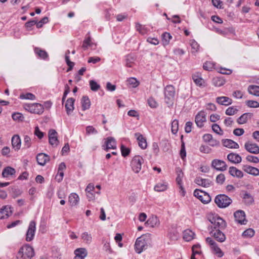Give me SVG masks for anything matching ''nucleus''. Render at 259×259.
Listing matches in <instances>:
<instances>
[{
    "mask_svg": "<svg viewBox=\"0 0 259 259\" xmlns=\"http://www.w3.org/2000/svg\"><path fill=\"white\" fill-rule=\"evenodd\" d=\"M212 83L215 87H221L225 83V80L221 77H215L212 80Z\"/></svg>",
    "mask_w": 259,
    "mask_h": 259,
    "instance_id": "39",
    "label": "nucleus"
},
{
    "mask_svg": "<svg viewBox=\"0 0 259 259\" xmlns=\"http://www.w3.org/2000/svg\"><path fill=\"white\" fill-rule=\"evenodd\" d=\"M254 234V231L252 229H248L242 233V236L246 237H251Z\"/></svg>",
    "mask_w": 259,
    "mask_h": 259,
    "instance_id": "53",
    "label": "nucleus"
},
{
    "mask_svg": "<svg viewBox=\"0 0 259 259\" xmlns=\"http://www.w3.org/2000/svg\"><path fill=\"white\" fill-rule=\"evenodd\" d=\"M206 114L203 111L199 112L196 116H195V123L199 127H202L204 125V123L206 122Z\"/></svg>",
    "mask_w": 259,
    "mask_h": 259,
    "instance_id": "13",
    "label": "nucleus"
},
{
    "mask_svg": "<svg viewBox=\"0 0 259 259\" xmlns=\"http://www.w3.org/2000/svg\"><path fill=\"white\" fill-rule=\"evenodd\" d=\"M199 150L201 152L203 153H210L211 152V149L207 145H202L200 148Z\"/></svg>",
    "mask_w": 259,
    "mask_h": 259,
    "instance_id": "55",
    "label": "nucleus"
},
{
    "mask_svg": "<svg viewBox=\"0 0 259 259\" xmlns=\"http://www.w3.org/2000/svg\"><path fill=\"white\" fill-rule=\"evenodd\" d=\"M116 148V144L115 140L114 138L109 137L106 139V151L109 149H115Z\"/></svg>",
    "mask_w": 259,
    "mask_h": 259,
    "instance_id": "23",
    "label": "nucleus"
},
{
    "mask_svg": "<svg viewBox=\"0 0 259 259\" xmlns=\"http://www.w3.org/2000/svg\"><path fill=\"white\" fill-rule=\"evenodd\" d=\"M12 118L14 120H21L22 121L24 119L23 115L20 113H14L12 114Z\"/></svg>",
    "mask_w": 259,
    "mask_h": 259,
    "instance_id": "59",
    "label": "nucleus"
},
{
    "mask_svg": "<svg viewBox=\"0 0 259 259\" xmlns=\"http://www.w3.org/2000/svg\"><path fill=\"white\" fill-rule=\"evenodd\" d=\"M151 227H155L159 226L160 222L156 216L150 217L145 223Z\"/></svg>",
    "mask_w": 259,
    "mask_h": 259,
    "instance_id": "29",
    "label": "nucleus"
},
{
    "mask_svg": "<svg viewBox=\"0 0 259 259\" xmlns=\"http://www.w3.org/2000/svg\"><path fill=\"white\" fill-rule=\"evenodd\" d=\"M214 202L219 207L225 208L231 203L232 200L226 195L220 194L215 197Z\"/></svg>",
    "mask_w": 259,
    "mask_h": 259,
    "instance_id": "4",
    "label": "nucleus"
},
{
    "mask_svg": "<svg viewBox=\"0 0 259 259\" xmlns=\"http://www.w3.org/2000/svg\"><path fill=\"white\" fill-rule=\"evenodd\" d=\"M90 85L91 87V89L93 91H97L100 88V85L98 84L95 81L93 80H91L90 81Z\"/></svg>",
    "mask_w": 259,
    "mask_h": 259,
    "instance_id": "54",
    "label": "nucleus"
},
{
    "mask_svg": "<svg viewBox=\"0 0 259 259\" xmlns=\"http://www.w3.org/2000/svg\"><path fill=\"white\" fill-rule=\"evenodd\" d=\"M136 28L142 34H144L147 32V29L145 26L138 23L136 24Z\"/></svg>",
    "mask_w": 259,
    "mask_h": 259,
    "instance_id": "50",
    "label": "nucleus"
},
{
    "mask_svg": "<svg viewBox=\"0 0 259 259\" xmlns=\"http://www.w3.org/2000/svg\"><path fill=\"white\" fill-rule=\"evenodd\" d=\"M200 75V74L199 72H197L195 74V84L201 88H205L207 85V82Z\"/></svg>",
    "mask_w": 259,
    "mask_h": 259,
    "instance_id": "27",
    "label": "nucleus"
},
{
    "mask_svg": "<svg viewBox=\"0 0 259 259\" xmlns=\"http://www.w3.org/2000/svg\"><path fill=\"white\" fill-rule=\"evenodd\" d=\"M246 159L249 162H253L254 163H257L259 162L258 158L257 157L254 156L252 155H248L246 157Z\"/></svg>",
    "mask_w": 259,
    "mask_h": 259,
    "instance_id": "57",
    "label": "nucleus"
},
{
    "mask_svg": "<svg viewBox=\"0 0 259 259\" xmlns=\"http://www.w3.org/2000/svg\"><path fill=\"white\" fill-rule=\"evenodd\" d=\"M129 84L132 85L133 88H136L139 84L138 81L135 78H130L127 80Z\"/></svg>",
    "mask_w": 259,
    "mask_h": 259,
    "instance_id": "58",
    "label": "nucleus"
},
{
    "mask_svg": "<svg viewBox=\"0 0 259 259\" xmlns=\"http://www.w3.org/2000/svg\"><path fill=\"white\" fill-rule=\"evenodd\" d=\"M234 218L235 221L241 224H244V222H246L245 213L242 210H237L234 214Z\"/></svg>",
    "mask_w": 259,
    "mask_h": 259,
    "instance_id": "21",
    "label": "nucleus"
},
{
    "mask_svg": "<svg viewBox=\"0 0 259 259\" xmlns=\"http://www.w3.org/2000/svg\"><path fill=\"white\" fill-rule=\"evenodd\" d=\"M194 233L191 230H186L183 233V238L186 241H190L194 238Z\"/></svg>",
    "mask_w": 259,
    "mask_h": 259,
    "instance_id": "35",
    "label": "nucleus"
},
{
    "mask_svg": "<svg viewBox=\"0 0 259 259\" xmlns=\"http://www.w3.org/2000/svg\"><path fill=\"white\" fill-rule=\"evenodd\" d=\"M238 111V110L236 108L232 106L226 109L225 113L227 115H234L237 113Z\"/></svg>",
    "mask_w": 259,
    "mask_h": 259,
    "instance_id": "44",
    "label": "nucleus"
},
{
    "mask_svg": "<svg viewBox=\"0 0 259 259\" xmlns=\"http://www.w3.org/2000/svg\"><path fill=\"white\" fill-rule=\"evenodd\" d=\"M81 102L83 110H87L90 108L91 102L88 97L83 96Z\"/></svg>",
    "mask_w": 259,
    "mask_h": 259,
    "instance_id": "32",
    "label": "nucleus"
},
{
    "mask_svg": "<svg viewBox=\"0 0 259 259\" xmlns=\"http://www.w3.org/2000/svg\"><path fill=\"white\" fill-rule=\"evenodd\" d=\"M49 143L52 146L56 147L59 144V140L57 137V132L53 129H51L49 132Z\"/></svg>",
    "mask_w": 259,
    "mask_h": 259,
    "instance_id": "14",
    "label": "nucleus"
},
{
    "mask_svg": "<svg viewBox=\"0 0 259 259\" xmlns=\"http://www.w3.org/2000/svg\"><path fill=\"white\" fill-rule=\"evenodd\" d=\"M216 102L222 105L225 106H229L232 103V100L226 96H221L217 97L215 99Z\"/></svg>",
    "mask_w": 259,
    "mask_h": 259,
    "instance_id": "20",
    "label": "nucleus"
},
{
    "mask_svg": "<svg viewBox=\"0 0 259 259\" xmlns=\"http://www.w3.org/2000/svg\"><path fill=\"white\" fill-rule=\"evenodd\" d=\"M74 101H75V100L72 98H69L66 101L65 107L67 114L68 115H70L73 112V111L74 109Z\"/></svg>",
    "mask_w": 259,
    "mask_h": 259,
    "instance_id": "22",
    "label": "nucleus"
},
{
    "mask_svg": "<svg viewBox=\"0 0 259 259\" xmlns=\"http://www.w3.org/2000/svg\"><path fill=\"white\" fill-rule=\"evenodd\" d=\"M121 152L122 155L123 157H126L130 154V149L126 148L123 145H122L121 146Z\"/></svg>",
    "mask_w": 259,
    "mask_h": 259,
    "instance_id": "61",
    "label": "nucleus"
},
{
    "mask_svg": "<svg viewBox=\"0 0 259 259\" xmlns=\"http://www.w3.org/2000/svg\"><path fill=\"white\" fill-rule=\"evenodd\" d=\"M221 229H213L209 231L211 236H213L218 241L223 242L226 240L225 234L220 231Z\"/></svg>",
    "mask_w": 259,
    "mask_h": 259,
    "instance_id": "12",
    "label": "nucleus"
},
{
    "mask_svg": "<svg viewBox=\"0 0 259 259\" xmlns=\"http://www.w3.org/2000/svg\"><path fill=\"white\" fill-rule=\"evenodd\" d=\"M246 105L250 108H258L259 103L256 101L247 100L245 102Z\"/></svg>",
    "mask_w": 259,
    "mask_h": 259,
    "instance_id": "46",
    "label": "nucleus"
},
{
    "mask_svg": "<svg viewBox=\"0 0 259 259\" xmlns=\"http://www.w3.org/2000/svg\"><path fill=\"white\" fill-rule=\"evenodd\" d=\"M229 172L234 177L241 178L243 177L242 171L234 166H231L229 168Z\"/></svg>",
    "mask_w": 259,
    "mask_h": 259,
    "instance_id": "28",
    "label": "nucleus"
},
{
    "mask_svg": "<svg viewBox=\"0 0 259 259\" xmlns=\"http://www.w3.org/2000/svg\"><path fill=\"white\" fill-rule=\"evenodd\" d=\"M74 253L75 254V257H81L84 258L87 255V251L85 248H80L76 249Z\"/></svg>",
    "mask_w": 259,
    "mask_h": 259,
    "instance_id": "36",
    "label": "nucleus"
},
{
    "mask_svg": "<svg viewBox=\"0 0 259 259\" xmlns=\"http://www.w3.org/2000/svg\"><path fill=\"white\" fill-rule=\"evenodd\" d=\"M86 134L87 135L96 134L98 131L93 126L89 125L86 127Z\"/></svg>",
    "mask_w": 259,
    "mask_h": 259,
    "instance_id": "56",
    "label": "nucleus"
},
{
    "mask_svg": "<svg viewBox=\"0 0 259 259\" xmlns=\"http://www.w3.org/2000/svg\"><path fill=\"white\" fill-rule=\"evenodd\" d=\"M211 166L219 171H225L227 169V165L225 161L220 159H214L211 162Z\"/></svg>",
    "mask_w": 259,
    "mask_h": 259,
    "instance_id": "11",
    "label": "nucleus"
},
{
    "mask_svg": "<svg viewBox=\"0 0 259 259\" xmlns=\"http://www.w3.org/2000/svg\"><path fill=\"white\" fill-rule=\"evenodd\" d=\"M23 107L26 110L31 113L37 114H42L44 110L43 106L39 103L25 104L23 105Z\"/></svg>",
    "mask_w": 259,
    "mask_h": 259,
    "instance_id": "6",
    "label": "nucleus"
},
{
    "mask_svg": "<svg viewBox=\"0 0 259 259\" xmlns=\"http://www.w3.org/2000/svg\"><path fill=\"white\" fill-rule=\"evenodd\" d=\"M245 149L249 153L257 154L259 153V147L257 144L247 142L244 145Z\"/></svg>",
    "mask_w": 259,
    "mask_h": 259,
    "instance_id": "16",
    "label": "nucleus"
},
{
    "mask_svg": "<svg viewBox=\"0 0 259 259\" xmlns=\"http://www.w3.org/2000/svg\"><path fill=\"white\" fill-rule=\"evenodd\" d=\"M252 116V114L251 113H245L238 118L237 122L240 124L245 123Z\"/></svg>",
    "mask_w": 259,
    "mask_h": 259,
    "instance_id": "31",
    "label": "nucleus"
},
{
    "mask_svg": "<svg viewBox=\"0 0 259 259\" xmlns=\"http://www.w3.org/2000/svg\"><path fill=\"white\" fill-rule=\"evenodd\" d=\"M207 219L211 224L208 227L209 231L213 229H223L226 226L225 221L217 214L212 212L208 213L207 215Z\"/></svg>",
    "mask_w": 259,
    "mask_h": 259,
    "instance_id": "1",
    "label": "nucleus"
},
{
    "mask_svg": "<svg viewBox=\"0 0 259 259\" xmlns=\"http://www.w3.org/2000/svg\"><path fill=\"white\" fill-rule=\"evenodd\" d=\"M167 185L164 183H159L157 184L155 187H154V190L158 192H161L165 191L167 189Z\"/></svg>",
    "mask_w": 259,
    "mask_h": 259,
    "instance_id": "45",
    "label": "nucleus"
},
{
    "mask_svg": "<svg viewBox=\"0 0 259 259\" xmlns=\"http://www.w3.org/2000/svg\"><path fill=\"white\" fill-rule=\"evenodd\" d=\"M36 160L39 165L44 166L50 161V156L45 153H39L36 156Z\"/></svg>",
    "mask_w": 259,
    "mask_h": 259,
    "instance_id": "17",
    "label": "nucleus"
},
{
    "mask_svg": "<svg viewBox=\"0 0 259 259\" xmlns=\"http://www.w3.org/2000/svg\"><path fill=\"white\" fill-rule=\"evenodd\" d=\"M225 180V177L224 174H221L219 175L216 178V181L218 184H222Z\"/></svg>",
    "mask_w": 259,
    "mask_h": 259,
    "instance_id": "64",
    "label": "nucleus"
},
{
    "mask_svg": "<svg viewBox=\"0 0 259 259\" xmlns=\"http://www.w3.org/2000/svg\"><path fill=\"white\" fill-rule=\"evenodd\" d=\"M215 66V63L211 61H206L203 64V68L207 71H211Z\"/></svg>",
    "mask_w": 259,
    "mask_h": 259,
    "instance_id": "40",
    "label": "nucleus"
},
{
    "mask_svg": "<svg viewBox=\"0 0 259 259\" xmlns=\"http://www.w3.org/2000/svg\"><path fill=\"white\" fill-rule=\"evenodd\" d=\"M179 130V122L177 119L172 121L171 124V131L172 134H176Z\"/></svg>",
    "mask_w": 259,
    "mask_h": 259,
    "instance_id": "41",
    "label": "nucleus"
},
{
    "mask_svg": "<svg viewBox=\"0 0 259 259\" xmlns=\"http://www.w3.org/2000/svg\"><path fill=\"white\" fill-rule=\"evenodd\" d=\"M177 177L176 178V182L179 186L182 185V179L183 177V174L180 168H177Z\"/></svg>",
    "mask_w": 259,
    "mask_h": 259,
    "instance_id": "48",
    "label": "nucleus"
},
{
    "mask_svg": "<svg viewBox=\"0 0 259 259\" xmlns=\"http://www.w3.org/2000/svg\"><path fill=\"white\" fill-rule=\"evenodd\" d=\"M20 98L22 99H29L31 100H34L35 99V96L32 93H27L26 94H21L20 96Z\"/></svg>",
    "mask_w": 259,
    "mask_h": 259,
    "instance_id": "52",
    "label": "nucleus"
},
{
    "mask_svg": "<svg viewBox=\"0 0 259 259\" xmlns=\"http://www.w3.org/2000/svg\"><path fill=\"white\" fill-rule=\"evenodd\" d=\"M12 145L16 151H18L20 149L21 142L20 138L18 135L13 136L12 138Z\"/></svg>",
    "mask_w": 259,
    "mask_h": 259,
    "instance_id": "24",
    "label": "nucleus"
},
{
    "mask_svg": "<svg viewBox=\"0 0 259 259\" xmlns=\"http://www.w3.org/2000/svg\"><path fill=\"white\" fill-rule=\"evenodd\" d=\"M176 94L175 89L171 85H167L164 89L165 102L168 106L173 104L174 96Z\"/></svg>",
    "mask_w": 259,
    "mask_h": 259,
    "instance_id": "3",
    "label": "nucleus"
},
{
    "mask_svg": "<svg viewBox=\"0 0 259 259\" xmlns=\"http://www.w3.org/2000/svg\"><path fill=\"white\" fill-rule=\"evenodd\" d=\"M16 170L14 168L8 166L6 167L3 170L2 172V176L4 178H7L9 176H12L15 174Z\"/></svg>",
    "mask_w": 259,
    "mask_h": 259,
    "instance_id": "34",
    "label": "nucleus"
},
{
    "mask_svg": "<svg viewBox=\"0 0 259 259\" xmlns=\"http://www.w3.org/2000/svg\"><path fill=\"white\" fill-rule=\"evenodd\" d=\"M34 255L33 248L28 244L20 248L17 255L18 259H31Z\"/></svg>",
    "mask_w": 259,
    "mask_h": 259,
    "instance_id": "2",
    "label": "nucleus"
},
{
    "mask_svg": "<svg viewBox=\"0 0 259 259\" xmlns=\"http://www.w3.org/2000/svg\"><path fill=\"white\" fill-rule=\"evenodd\" d=\"M150 235V234H145L137 238L135 242V248L138 253H141L144 249H146L147 243L145 239L147 237H149Z\"/></svg>",
    "mask_w": 259,
    "mask_h": 259,
    "instance_id": "5",
    "label": "nucleus"
},
{
    "mask_svg": "<svg viewBox=\"0 0 259 259\" xmlns=\"http://www.w3.org/2000/svg\"><path fill=\"white\" fill-rule=\"evenodd\" d=\"M195 197L204 204H207L211 200L210 197L208 193L197 188L195 189Z\"/></svg>",
    "mask_w": 259,
    "mask_h": 259,
    "instance_id": "8",
    "label": "nucleus"
},
{
    "mask_svg": "<svg viewBox=\"0 0 259 259\" xmlns=\"http://www.w3.org/2000/svg\"><path fill=\"white\" fill-rule=\"evenodd\" d=\"M243 199L247 204H251L253 202V197L248 193H245L243 196Z\"/></svg>",
    "mask_w": 259,
    "mask_h": 259,
    "instance_id": "49",
    "label": "nucleus"
},
{
    "mask_svg": "<svg viewBox=\"0 0 259 259\" xmlns=\"http://www.w3.org/2000/svg\"><path fill=\"white\" fill-rule=\"evenodd\" d=\"M148 103L149 106H150L151 108H156L158 105L157 103L153 98H150L148 100Z\"/></svg>",
    "mask_w": 259,
    "mask_h": 259,
    "instance_id": "63",
    "label": "nucleus"
},
{
    "mask_svg": "<svg viewBox=\"0 0 259 259\" xmlns=\"http://www.w3.org/2000/svg\"><path fill=\"white\" fill-rule=\"evenodd\" d=\"M247 90L250 94L259 97V86L250 85L248 86Z\"/></svg>",
    "mask_w": 259,
    "mask_h": 259,
    "instance_id": "33",
    "label": "nucleus"
},
{
    "mask_svg": "<svg viewBox=\"0 0 259 259\" xmlns=\"http://www.w3.org/2000/svg\"><path fill=\"white\" fill-rule=\"evenodd\" d=\"M222 143L225 147L229 148L238 149L239 147L237 143L230 139L223 140Z\"/></svg>",
    "mask_w": 259,
    "mask_h": 259,
    "instance_id": "26",
    "label": "nucleus"
},
{
    "mask_svg": "<svg viewBox=\"0 0 259 259\" xmlns=\"http://www.w3.org/2000/svg\"><path fill=\"white\" fill-rule=\"evenodd\" d=\"M35 231L36 223L34 221H31L29 224L26 234V240L27 242L31 241L33 239Z\"/></svg>",
    "mask_w": 259,
    "mask_h": 259,
    "instance_id": "9",
    "label": "nucleus"
},
{
    "mask_svg": "<svg viewBox=\"0 0 259 259\" xmlns=\"http://www.w3.org/2000/svg\"><path fill=\"white\" fill-rule=\"evenodd\" d=\"M212 130L216 134L219 135H223V131L221 128L220 126L217 124H213L212 125Z\"/></svg>",
    "mask_w": 259,
    "mask_h": 259,
    "instance_id": "51",
    "label": "nucleus"
},
{
    "mask_svg": "<svg viewBox=\"0 0 259 259\" xmlns=\"http://www.w3.org/2000/svg\"><path fill=\"white\" fill-rule=\"evenodd\" d=\"M13 208L10 205H6L2 207L0 209V219L7 218L13 213Z\"/></svg>",
    "mask_w": 259,
    "mask_h": 259,
    "instance_id": "15",
    "label": "nucleus"
},
{
    "mask_svg": "<svg viewBox=\"0 0 259 259\" xmlns=\"http://www.w3.org/2000/svg\"><path fill=\"white\" fill-rule=\"evenodd\" d=\"M206 243L209 245L211 251L218 257H222L223 255V252L218 246L217 243L210 237H207L206 239Z\"/></svg>",
    "mask_w": 259,
    "mask_h": 259,
    "instance_id": "7",
    "label": "nucleus"
},
{
    "mask_svg": "<svg viewBox=\"0 0 259 259\" xmlns=\"http://www.w3.org/2000/svg\"><path fill=\"white\" fill-rule=\"evenodd\" d=\"M135 61V58L132 57L128 56L126 58V66L128 67H132L133 66V64H134V62Z\"/></svg>",
    "mask_w": 259,
    "mask_h": 259,
    "instance_id": "62",
    "label": "nucleus"
},
{
    "mask_svg": "<svg viewBox=\"0 0 259 259\" xmlns=\"http://www.w3.org/2000/svg\"><path fill=\"white\" fill-rule=\"evenodd\" d=\"M49 19L47 17H44L39 22H37V23L36 24L37 28H39L42 27L43 25L47 23Z\"/></svg>",
    "mask_w": 259,
    "mask_h": 259,
    "instance_id": "60",
    "label": "nucleus"
},
{
    "mask_svg": "<svg viewBox=\"0 0 259 259\" xmlns=\"http://www.w3.org/2000/svg\"><path fill=\"white\" fill-rule=\"evenodd\" d=\"M24 148H29L31 145V138L27 135H25L24 137Z\"/></svg>",
    "mask_w": 259,
    "mask_h": 259,
    "instance_id": "47",
    "label": "nucleus"
},
{
    "mask_svg": "<svg viewBox=\"0 0 259 259\" xmlns=\"http://www.w3.org/2000/svg\"><path fill=\"white\" fill-rule=\"evenodd\" d=\"M34 52L40 58L45 59L48 57V53L45 50H42L40 48H35Z\"/></svg>",
    "mask_w": 259,
    "mask_h": 259,
    "instance_id": "37",
    "label": "nucleus"
},
{
    "mask_svg": "<svg viewBox=\"0 0 259 259\" xmlns=\"http://www.w3.org/2000/svg\"><path fill=\"white\" fill-rule=\"evenodd\" d=\"M81 238L83 240V241L87 244H90L92 241L91 234L88 232H84L82 233Z\"/></svg>",
    "mask_w": 259,
    "mask_h": 259,
    "instance_id": "38",
    "label": "nucleus"
},
{
    "mask_svg": "<svg viewBox=\"0 0 259 259\" xmlns=\"http://www.w3.org/2000/svg\"><path fill=\"white\" fill-rule=\"evenodd\" d=\"M143 159L140 156H135L131 161V165L133 170L136 172L138 173L141 169L142 163L143 162Z\"/></svg>",
    "mask_w": 259,
    "mask_h": 259,
    "instance_id": "10",
    "label": "nucleus"
},
{
    "mask_svg": "<svg viewBox=\"0 0 259 259\" xmlns=\"http://www.w3.org/2000/svg\"><path fill=\"white\" fill-rule=\"evenodd\" d=\"M242 169L246 173L254 176L259 175V169L257 168L248 165H244L242 166Z\"/></svg>",
    "mask_w": 259,
    "mask_h": 259,
    "instance_id": "18",
    "label": "nucleus"
},
{
    "mask_svg": "<svg viewBox=\"0 0 259 259\" xmlns=\"http://www.w3.org/2000/svg\"><path fill=\"white\" fill-rule=\"evenodd\" d=\"M135 136L136 137L137 141H138V145L142 149H145L147 147V143L145 138L143 136L139 133H137L135 134Z\"/></svg>",
    "mask_w": 259,
    "mask_h": 259,
    "instance_id": "19",
    "label": "nucleus"
},
{
    "mask_svg": "<svg viewBox=\"0 0 259 259\" xmlns=\"http://www.w3.org/2000/svg\"><path fill=\"white\" fill-rule=\"evenodd\" d=\"M195 183L199 186H202L204 187H208L209 185L208 181L206 179H200L197 178L195 180Z\"/></svg>",
    "mask_w": 259,
    "mask_h": 259,
    "instance_id": "42",
    "label": "nucleus"
},
{
    "mask_svg": "<svg viewBox=\"0 0 259 259\" xmlns=\"http://www.w3.org/2000/svg\"><path fill=\"white\" fill-rule=\"evenodd\" d=\"M227 158L229 161L233 163H239L241 162V157L238 154L231 153L228 155Z\"/></svg>",
    "mask_w": 259,
    "mask_h": 259,
    "instance_id": "25",
    "label": "nucleus"
},
{
    "mask_svg": "<svg viewBox=\"0 0 259 259\" xmlns=\"http://www.w3.org/2000/svg\"><path fill=\"white\" fill-rule=\"evenodd\" d=\"M162 43L164 45H167L168 44L170 39L171 38V36L169 33L165 32L162 35Z\"/></svg>",
    "mask_w": 259,
    "mask_h": 259,
    "instance_id": "43",
    "label": "nucleus"
},
{
    "mask_svg": "<svg viewBox=\"0 0 259 259\" xmlns=\"http://www.w3.org/2000/svg\"><path fill=\"white\" fill-rule=\"evenodd\" d=\"M79 200V197L76 193H72L69 196L68 201L71 206L76 205Z\"/></svg>",
    "mask_w": 259,
    "mask_h": 259,
    "instance_id": "30",
    "label": "nucleus"
}]
</instances>
